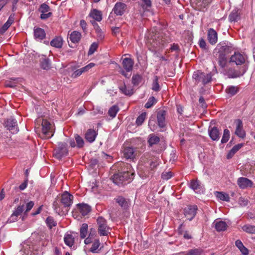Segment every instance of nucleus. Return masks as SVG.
<instances>
[{"label": "nucleus", "mask_w": 255, "mask_h": 255, "mask_svg": "<svg viewBox=\"0 0 255 255\" xmlns=\"http://www.w3.org/2000/svg\"><path fill=\"white\" fill-rule=\"evenodd\" d=\"M133 64L134 62L131 58H124L122 62V65L126 72L122 69L120 71V73L125 77L129 78L130 75H128L127 72H130L132 70Z\"/></svg>", "instance_id": "6e6552de"}, {"label": "nucleus", "mask_w": 255, "mask_h": 255, "mask_svg": "<svg viewBox=\"0 0 255 255\" xmlns=\"http://www.w3.org/2000/svg\"><path fill=\"white\" fill-rule=\"evenodd\" d=\"M203 253L201 248H196L189 250L186 255H202Z\"/></svg>", "instance_id": "37998d69"}, {"label": "nucleus", "mask_w": 255, "mask_h": 255, "mask_svg": "<svg viewBox=\"0 0 255 255\" xmlns=\"http://www.w3.org/2000/svg\"><path fill=\"white\" fill-rule=\"evenodd\" d=\"M209 135L213 140H218L220 137L221 132L220 130L215 126H210L208 130Z\"/></svg>", "instance_id": "a211bd4d"}, {"label": "nucleus", "mask_w": 255, "mask_h": 255, "mask_svg": "<svg viewBox=\"0 0 255 255\" xmlns=\"http://www.w3.org/2000/svg\"><path fill=\"white\" fill-rule=\"evenodd\" d=\"M68 150L67 144L65 142H59L58 147L53 151V156L58 159H61L63 157L67 155Z\"/></svg>", "instance_id": "0eeeda50"}, {"label": "nucleus", "mask_w": 255, "mask_h": 255, "mask_svg": "<svg viewBox=\"0 0 255 255\" xmlns=\"http://www.w3.org/2000/svg\"><path fill=\"white\" fill-rule=\"evenodd\" d=\"M98 45L97 43L96 42H94L93 43L90 48H89V51H88V54L89 55H91L92 54H93L95 51H96L97 49L98 48Z\"/></svg>", "instance_id": "4d7b16f0"}, {"label": "nucleus", "mask_w": 255, "mask_h": 255, "mask_svg": "<svg viewBox=\"0 0 255 255\" xmlns=\"http://www.w3.org/2000/svg\"><path fill=\"white\" fill-rule=\"evenodd\" d=\"M213 224L214 225L215 228L218 232L224 231L226 230L228 227L226 223L222 221L215 220Z\"/></svg>", "instance_id": "5701e85b"}, {"label": "nucleus", "mask_w": 255, "mask_h": 255, "mask_svg": "<svg viewBox=\"0 0 255 255\" xmlns=\"http://www.w3.org/2000/svg\"><path fill=\"white\" fill-rule=\"evenodd\" d=\"M127 8V5L125 3L119 2L115 4L112 11L114 12L116 15L121 16L124 14Z\"/></svg>", "instance_id": "4468645a"}, {"label": "nucleus", "mask_w": 255, "mask_h": 255, "mask_svg": "<svg viewBox=\"0 0 255 255\" xmlns=\"http://www.w3.org/2000/svg\"><path fill=\"white\" fill-rule=\"evenodd\" d=\"M173 173L171 171L163 172L161 174V178L167 180L173 176Z\"/></svg>", "instance_id": "6e6d98bb"}, {"label": "nucleus", "mask_w": 255, "mask_h": 255, "mask_svg": "<svg viewBox=\"0 0 255 255\" xmlns=\"http://www.w3.org/2000/svg\"><path fill=\"white\" fill-rule=\"evenodd\" d=\"M230 137V132L228 129H225L224 130V133L221 139V142L222 143H226L229 139Z\"/></svg>", "instance_id": "3c124183"}, {"label": "nucleus", "mask_w": 255, "mask_h": 255, "mask_svg": "<svg viewBox=\"0 0 255 255\" xmlns=\"http://www.w3.org/2000/svg\"><path fill=\"white\" fill-rule=\"evenodd\" d=\"M17 217H18L17 216H16L15 214L12 213V214L11 215L10 218H8V219L6 221V223H10L14 222L17 221Z\"/></svg>", "instance_id": "e2e57ef3"}, {"label": "nucleus", "mask_w": 255, "mask_h": 255, "mask_svg": "<svg viewBox=\"0 0 255 255\" xmlns=\"http://www.w3.org/2000/svg\"><path fill=\"white\" fill-rule=\"evenodd\" d=\"M88 225L84 223L82 225L80 230V235L81 239H84L87 234Z\"/></svg>", "instance_id": "79ce46f5"}, {"label": "nucleus", "mask_w": 255, "mask_h": 255, "mask_svg": "<svg viewBox=\"0 0 255 255\" xmlns=\"http://www.w3.org/2000/svg\"><path fill=\"white\" fill-rule=\"evenodd\" d=\"M215 195L216 197L221 200L229 202L230 201V196L228 194L223 192L216 191Z\"/></svg>", "instance_id": "473e14b6"}, {"label": "nucleus", "mask_w": 255, "mask_h": 255, "mask_svg": "<svg viewBox=\"0 0 255 255\" xmlns=\"http://www.w3.org/2000/svg\"><path fill=\"white\" fill-rule=\"evenodd\" d=\"M244 146V144L239 143L237 145H235L233 147V148L230 150L228 154H227V157L228 159L231 158L243 146Z\"/></svg>", "instance_id": "c85d7f7f"}, {"label": "nucleus", "mask_w": 255, "mask_h": 255, "mask_svg": "<svg viewBox=\"0 0 255 255\" xmlns=\"http://www.w3.org/2000/svg\"><path fill=\"white\" fill-rule=\"evenodd\" d=\"M63 39L61 36H57L50 42V45L57 48H60L63 45Z\"/></svg>", "instance_id": "a878e982"}, {"label": "nucleus", "mask_w": 255, "mask_h": 255, "mask_svg": "<svg viewBox=\"0 0 255 255\" xmlns=\"http://www.w3.org/2000/svg\"><path fill=\"white\" fill-rule=\"evenodd\" d=\"M61 203L57 199L53 203V206L55 211L59 215L63 216L65 215L68 212L67 208H65L64 206L61 204Z\"/></svg>", "instance_id": "f8f14e48"}, {"label": "nucleus", "mask_w": 255, "mask_h": 255, "mask_svg": "<svg viewBox=\"0 0 255 255\" xmlns=\"http://www.w3.org/2000/svg\"><path fill=\"white\" fill-rule=\"evenodd\" d=\"M171 51H175L178 52L180 51L179 46L177 44L173 43L170 47Z\"/></svg>", "instance_id": "338daca9"}, {"label": "nucleus", "mask_w": 255, "mask_h": 255, "mask_svg": "<svg viewBox=\"0 0 255 255\" xmlns=\"http://www.w3.org/2000/svg\"><path fill=\"white\" fill-rule=\"evenodd\" d=\"M120 91L125 95L131 96L133 94V89L131 87H127L125 85L120 87Z\"/></svg>", "instance_id": "4c0bfd02"}, {"label": "nucleus", "mask_w": 255, "mask_h": 255, "mask_svg": "<svg viewBox=\"0 0 255 255\" xmlns=\"http://www.w3.org/2000/svg\"><path fill=\"white\" fill-rule=\"evenodd\" d=\"M115 200L116 203H117L124 210H128L130 206V200L126 199L123 196H119L115 198Z\"/></svg>", "instance_id": "ddd939ff"}, {"label": "nucleus", "mask_w": 255, "mask_h": 255, "mask_svg": "<svg viewBox=\"0 0 255 255\" xmlns=\"http://www.w3.org/2000/svg\"><path fill=\"white\" fill-rule=\"evenodd\" d=\"M46 223L50 229L56 226L57 223L52 217H48L46 220Z\"/></svg>", "instance_id": "864d4df0"}, {"label": "nucleus", "mask_w": 255, "mask_h": 255, "mask_svg": "<svg viewBox=\"0 0 255 255\" xmlns=\"http://www.w3.org/2000/svg\"><path fill=\"white\" fill-rule=\"evenodd\" d=\"M76 142V146L78 148H82L84 144L83 139L78 134H75L74 136Z\"/></svg>", "instance_id": "09e8293b"}, {"label": "nucleus", "mask_w": 255, "mask_h": 255, "mask_svg": "<svg viewBox=\"0 0 255 255\" xmlns=\"http://www.w3.org/2000/svg\"><path fill=\"white\" fill-rule=\"evenodd\" d=\"M160 141V138L158 136H156L153 134H151L149 135L148 142L150 146H152L154 144L158 143Z\"/></svg>", "instance_id": "e433bc0d"}, {"label": "nucleus", "mask_w": 255, "mask_h": 255, "mask_svg": "<svg viewBox=\"0 0 255 255\" xmlns=\"http://www.w3.org/2000/svg\"><path fill=\"white\" fill-rule=\"evenodd\" d=\"M40 66L41 68L45 70H48L50 68V63L48 59L44 58L40 61Z\"/></svg>", "instance_id": "a18cd8bd"}, {"label": "nucleus", "mask_w": 255, "mask_h": 255, "mask_svg": "<svg viewBox=\"0 0 255 255\" xmlns=\"http://www.w3.org/2000/svg\"><path fill=\"white\" fill-rule=\"evenodd\" d=\"M239 91V88L237 86H231L228 87L226 89V93L229 95L231 97L236 95Z\"/></svg>", "instance_id": "f704fd0d"}, {"label": "nucleus", "mask_w": 255, "mask_h": 255, "mask_svg": "<svg viewBox=\"0 0 255 255\" xmlns=\"http://www.w3.org/2000/svg\"><path fill=\"white\" fill-rule=\"evenodd\" d=\"M77 210L82 216L88 215L91 211V207L87 204L80 203L77 204Z\"/></svg>", "instance_id": "aec40b11"}, {"label": "nucleus", "mask_w": 255, "mask_h": 255, "mask_svg": "<svg viewBox=\"0 0 255 255\" xmlns=\"http://www.w3.org/2000/svg\"><path fill=\"white\" fill-rule=\"evenodd\" d=\"M239 203L240 204V205L242 206H247L248 204V200L244 198L241 197L239 199Z\"/></svg>", "instance_id": "052dcab7"}, {"label": "nucleus", "mask_w": 255, "mask_h": 255, "mask_svg": "<svg viewBox=\"0 0 255 255\" xmlns=\"http://www.w3.org/2000/svg\"><path fill=\"white\" fill-rule=\"evenodd\" d=\"M242 230L249 234H255V226L250 224L245 225L242 227Z\"/></svg>", "instance_id": "c9c22d12"}, {"label": "nucleus", "mask_w": 255, "mask_h": 255, "mask_svg": "<svg viewBox=\"0 0 255 255\" xmlns=\"http://www.w3.org/2000/svg\"><path fill=\"white\" fill-rule=\"evenodd\" d=\"M193 79L195 84L198 85L201 83L205 85L211 82L212 74L211 73H205L201 71L198 70L194 72Z\"/></svg>", "instance_id": "7ed1b4c3"}, {"label": "nucleus", "mask_w": 255, "mask_h": 255, "mask_svg": "<svg viewBox=\"0 0 255 255\" xmlns=\"http://www.w3.org/2000/svg\"><path fill=\"white\" fill-rule=\"evenodd\" d=\"M74 237L72 234H66L64 238V243L68 246L71 247L74 243Z\"/></svg>", "instance_id": "2f4dec72"}, {"label": "nucleus", "mask_w": 255, "mask_h": 255, "mask_svg": "<svg viewBox=\"0 0 255 255\" xmlns=\"http://www.w3.org/2000/svg\"><path fill=\"white\" fill-rule=\"evenodd\" d=\"M166 113L164 110H160L157 113V119L158 125L160 128H164L166 126L165 116Z\"/></svg>", "instance_id": "6ab92c4d"}, {"label": "nucleus", "mask_w": 255, "mask_h": 255, "mask_svg": "<svg viewBox=\"0 0 255 255\" xmlns=\"http://www.w3.org/2000/svg\"><path fill=\"white\" fill-rule=\"evenodd\" d=\"M134 148L130 147H126L124 150V155L125 157L128 159H133L135 158L136 153Z\"/></svg>", "instance_id": "4be33fe9"}, {"label": "nucleus", "mask_w": 255, "mask_h": 255, "mask_svg": "<svg viewBox=\"0 0 255 255\" xmlns=\"http://www.w3.org/2000/svg\"><path fill=\"white\" fill-rule=\"evenodd\" d=\"M146 113L145 112L141 114L136 119L135 123L137 126H140L144 122L146 119Z\"/></svg>", "instance_id": "de8ad7c7"}, {"label": "nucleus", "mask_w": 255, "mask_h": 255, "mask_svg": "<svg viewBox=\"0 0 255 255\" xmlns=\"http://www.w3.org/2000/svg\"><path fill=\"white\" fill-rule=\"evenodd\" d=\"M237 127L235 131V134L241 138H244L246 135L245 131L243 129V123L241 120L236 121Z\"/></svg>", "instance_id": "412c9836"}, {"label": "nucleus", "mask_w": 255, "mask_h": 255, "mask_svg": "<svg viewBox=\"0 0 255 255\" xmlns=\"http://www.w3.org/2000/svg\"><path fill=\"white\" fill-rule=\"evenodd\" d=\"M52 15V12H48L46 13H41L40 15V18L43 20L46 19L50 17Z\"/></svg>", "instance_id": "680f3d73"}, {"label": "nucleus", "mask_w": 255, "mask_h": 255, "mask_svg": "<svg viewBox=\"0 0 255 255\" xmlns=\"http://www.w3.org/2000/svg\"><path fill=\"white\" fill-rule=\"evenodd\" d=\"M41 126L42 138H51L53 135L54 132V129H53L52 125L47 120H43Z\"/></svg>", "instance_id": "423d86ee"}, {"label": "nucleus", "mask_w": 255, "mask_h": 255, "mask_svg": "<svg viewBox=\"0 0 255 255\" xmlns=\"http://www.w3.org/2000/svg\"><path fill=\"white\" fill-rule=\"evenodd\" d=\"M34 35L36 39L42 40L45 37L46 34L44 29L38 27L34 29Z\"/></svg>", "instance_id": "cd10ccee"}, {"label": "nucleus", "mask_w": 255, "mask_h": 255, "mask_svg": "<svg viewBox=\"0 0 255 255\" xmlns=\"http://www.w3.org/2000/svg\"><path fill=\"white\" fill-rule=\"evenodd\" d=\"M89 16L97 21H101L102 19L101 12L97 9H92L89 14Z\"/></svg>", "instance_id": "bb28decb"}, {"label": "nucleus", "mask_w": 255, "mask_h": 255, "mask_svg": "<svg viewBox=\"0 0 255 255\" xmlns=\"http://www.w3.org/2000/svg\"><path fill=\"white\" fill-rule=\"evenodd\" d=\"M158 165V160L156 159L155 161H152L150 163V168L151 170L156 168Z\"/></svg>", "instance_id": "774afa93"}, {"label": "nucleus", "mask_w": 255, "mask_h": 255, "mask_svg": "<svg viewBox=\"0 0 255 255\" xmlns=\"http://www.w3.org/2000/svg\"><path fill=\"white\" fill-rule=\"evenodd\" d=\"M96 131L92 129H89L85 133V138L89 142H93L97 136Z\"/></svg>", "instance_id": "b1692460"}, {"label": "nucleus", "mask_w": 255, "mask_h": 255, "mask_svg": "<svg viewBox=\"0 0 255 255\" xmlns=\"http://www.w3.org/2000/svg\"><path fill=\"white\" fill-rule=\"evenodd\" d=\"M73 196L67 191H65L61 196L60 202L65 208H68L73 203Z\"/></svg>", "instance_id": "1a4fd4ad"}, {"label": "nucleus", "mask_w": 255, "mask_h": 255, "mask_svg": "<svg viewBox=\"0 0 255 255\" xmlns=\"http://www.w3.org/2000/svg\"><path fill=\"white\" fill-rule=\"evenodd\" d=\"M152 89L155 92H158L160 90L158 77L157 76H154V79L152 84Z\"/></svg>", "instance_id": "8fccbe9b"}, {"label": "nucleus", "mask_w": 255, "mask_h": 255, "mask_svg": "<svg viewBox=\"0 0 255 255\" xmlns=\"http://www.w3.org/2000/svg\"><path fill=\"white\" fill-rule=\"evenodd\" d=\"M141 80L142 76L139 74L133 75L132 77V83L134 86H138Z\"/></svg>", "instance_id": "49530a36"}, {"label": "nucleus", "mask_w": 255, "mask_h": 255, "mask_svg": "<svg viewBox=\"0 0 255 255\" xmlns=\"http://www.w3.org/2000/svg\"><path fill=\"white\" fill-rule=\"evenodd\" d=\"M127 170L119 172L114 174L112 179L113 182L118 186H123L129 182L133 179L134 172L130 164H126Z\"/></svg>", "instance_id": "f03ea898"}, {"label": "nucleus", "mask_w": 255, "mask_h": 255, "mask_svg": "<svg viewBox=\"0 0 255 255\" xmlns=\"http://www.w3.org/2000/svg\"><path fill=\"white\" fill-rule=\"evenodd\" d=\"M50 7L46 3H42L40 5L39 10L41 13H46L49 12Z\"/></svg>", "instance_id": "5fc2aeb1"}, {"label": "nucleus", "mask_w": 255, "mask_h": 255, "mask_svg": "<svg viewBox=\"0 0 255 255\" xmlns=\"http://www.w3.org/2000/svg\"><path fill=\"white\" fill-rule=\"evenodd\" d=\"M231 62H235L237 65H242L245 62V56L239 52H235L230 58Z\"/></svg>", "instance_id": "f3484780"}, {"label": "nucleus", "mask_w": 255, "mask_h": 255, "mask_svg": "<svg viewBox=\"0 0 255 255\" xmlns=\"http://www.w3.org/2000/svg\"><path fill=\"white\" fill-rule=\"evenodd\" d=\"M190 187L195 192H197L198 190L200 188V183L197 180H192L191 181Z\"/></svg>", "instance_id": "a19ab883"}, {"label": "nucleus", "mask_w": 255, "mask_h": 255, "mask_svg": "<svg viewBox=\"0 0 255 255\" xmlns=\"http://www.w3.org/2000/svg\"><path fill=\"white\" fill-rule=\"evenodd\" d=\"M81 37V34L78 31H74L70 35L69 39L74 43H78Z\"/></svg>", "instance_id": "c756f323"}, {"label": "nucleus", "mask_w": 255, "mask_h": 255, "mask_svg": "<svg viewBox=\"0 0 255 255\" xmlns=\"http://www.w3.org/2000/svg\"><path fill=\"white\" fill-rule=\"evenodd\" d=\"M95 64L93 63H90L85 67L79 69H78L79 67L78 65L73 66L71 67V70L73 72L72 73L71 77L72 78H77L80 76L83 73L88 72L90 69L93 68Z\"/></svg>", "instance_id": "39448f33"}, {"label": "nucleus", "mask_w": 255, "mask_h": 255, "mask_svg": "<svg viewBox=\"0 0 255 255\" xmlns=\"http://www.w3.org/2000/svg\"><path fill=\"white\" fill-rule=\"evenodd\" d=\"M119 111V108L118 106L114 105L111 108H110L108 114L112 118H115L116 116V115L118 111Z\"/></svg>", "instance_id": "c03bdc74"}, {"label": "nucleus", "mask_w": 255, "mask_h": 255, "mask_svg": "<svg viewBox=\"0 0 255 255\" xmlns=\"http://www.w3.org/2000/svg\"><path fill=\"white\" fill-rule=\"evenodd\" d=\"M212 0H195V4L196 6V8L199 10H202V9L208 6L211 2Z\"/></svg>", "instance_id": "393cba45"}, {"label": "nucleus", "mask_w": 255, "mask_h": 255, "mask_svg": "<svg viewBox=\"0 0 255 255\" xmlns=\"http://www.w3.org/2000/svg\"><path fill=\"white\" fill-rule=\"evenodd\" d=\"M27 183H28V178H26L25 179L24 181L19 186V189L20 190H24L27 186Z\"/></svg>", "instance_id": "69168bd1"}, {"label": "nucleus", "mask_w": 255, "mask_h": 255, "mask_svg": "<svg viewBox=\"0 0 255 255\" xmlns=\"http://www.w3.org/2000/svg\"><path fill=\"white\" fill-rule=\"evenodd\" d=\"M197 210L196 205L187 206L184 209V215L189 221H191L196 215Z\"/></svg>", "instance_id": "9b49d317"}, {"label": "nucleus", "mask_w": 255, "mask_h": 255, "mask_svg": "<svg viewBox=\"0 0 255 255\" xmlns=\"http://www.w3.org/2000/svg\"><path fill=\"white\" fill-rule=\"evenodd\" d=\"M227 59L225 53H221L218 55V64L222 68H225L227 65Z\"/></svg>", "instance_id": "72a5a7b5"}, {"label": "nucleus", "mask_w": 255, "mask_h": 255, "mask_svg": "<svg viewBox=\"0 0 255 255\" xmlns=\"http://www.w3.org/2000/svg\"><path fill=\"white\" fill-rule=\"evenodd\" d=\"M100 246V242L99 239L95 240L90 249V251L93 253H98L101 249V248H99Z\"/></svg>", "instance_id": "7c9ffc66"}, {"label": "nucleus", "mask_w": 255, "mask_h": 255, "mask_svg": "<svg viewBox=\"0 0 255 255\" xmlns=\"http://www.w3.org/2000/svg\"><path fill=\"white\" fill-rule=\"evenodd\" d=\"M157 102L156 100L154 97H150L147 103L145 104V108L147 109L150 108L154 104Z\"/></svg>", "instance_id": "603ef678"}, {"label": "nucleus", "mask_w": 255, "mask_h": 255, "mask_svg": "<svg viewBox=\"0 0 255 255\" xmlns=\"http://www.w3.org/2000/svg\"><path fill=\"white\" fill-rule=\"evenodd\" d=\"M229 49V47L226 45L225 43L224 44H221L219 43L218 44L216 50H218V52L219 54L221 53H225V52L227 51H228Z\"/></svg>", "instance_id": "ea45409f"}, {"label": "nucleus", "mask_w": 255, "mask_h": 255, "mask_svg": "<svg viewBox=\"0 0 255 255\" xmlns=\"http://www.w3.org/2000/svg\"><path fill=\"white\" fill-rule=\"evenodd\" d=\"M207 39L209 42L212 44H215L218 40V34L213 28H209L207 32Z\"/></svg>", "instance_id": "2eb2a0df"}, {"label": "nucleus", "mask_w": 255, "mask_h": 255, "mask_svg": "<svg viewBox=\"0 0 255 255\" xmlns=\"http://www.w3.org/2000/svg\"><path fill=\"white\" fill-rule=\"evenodd\" d=\"M23 207L24 205L18 206L16 209L13 212V214L18 216L22 213L23 211Z\"/></svg>", "instance_id": "bf43d9fd"}, {"label": "nucleus", "mask_w": 255, "mask_h": 255, "mask_svg": "<svg viewBox=\"0 0 255 255\" xmlns=\"http://www.w3.org/2000/svg\"><path fill=\"white\" fill-rule=\"evenodd\" d=\"M98 232L101 236H107L110 233V228L108 227L107 221L102 217L97 219Z\"/></svg>", "instance_id": "20e7f679"}, {"label": "nucleus", "mask_w": 255, "mask_h": 255, "mask_svg": "<svg viewBox=\"0 0 255 255\" xmlns=\"http://www.w3.org/2000/svg\"><path fill=\"white\" fill-rule=\"evenodd\" d=\"M237 184L241 189H245L251 187L253 186V182L247 178L241 177L238 179Z\"/></svg>", "instance_id": "dca6fc26"}, {"label": "nucleus", "mask_w": 255, "mask_h": 255, "mask_svg": "<svg viewBox=\"0 0 255 255\" xmlns=\"http://www.w3.org/2000/svg\"><path fill=\"white\" fill-rule=\"evenodd\" d=\"M240 19V16L237 10H233L229 16V20L230 22H237Z\"/></svg>", "instance_id": "58836bf2"}, {"label": "nucleus", "mask_w": 255, "mask_h": 255, "mask_svg": "<svg viewBox=\"0 0 255 255\" xmlns=\"http://www.w3.org/2000/svg\"><path fill=\"white\" fill-rule=\"evenodd\" d=\"M10 25L5 22L0 29V33L3 34L9 27Z\"/></svg>", "instance_id": "0e129e2a"}, {"label": "nucleus", "mask_w": 255, "mask_h": 255, "mask_svg": "<svg viewBox=\"0 0 255 255\" xmlns=\"http://www.w3.org/2000/svg\"><path fill=\"white\" fill-rule=\"evenodd\" d=\"M4 126L7 130H9L13 134L17 133L18 131L17 122L14 119H7L4 122Z\"/></svg>", "instance_id": "9d476101"}, {"label": "nucleus", "mask_w": 255, "mask_h": 255, "mask_svg": "<svg viewBox=\"0 0 255 255\" xmlns=\"http://www.w3.org/2000/svg\"><path fill=\"white\" fill-rule=\"evenodd\" d=\"M96 25L97 26V28L96 29V31L97 34V37L98 38V39H100V40H102L104 38V35L103 33V32H102V30L100 28V27L98 26V25L97 23H96Z\"/></svg>", "instance_id": "13d9d810"}, {"label": "nucleus", "mask_w": 255, "mask_h": 255, "mask_svg": "<svg viewBox=\"0 0 255 255\" xmlns=\"http://www.w3.org/2000/svg\"><path fill=\"white\" fill-rule=\"evenodd\" d=\"M146 37L147 44L152 46L154 48L153 50H157L171 42L169 37L165 35H159V33L153 31H149Z\"/></svg>", "instance_id": "f257e3e1"}]
</instances>
